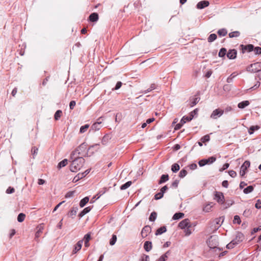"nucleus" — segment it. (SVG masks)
Returning a JSON list of instances; mask_svg holds the SVG:
<instances>
[{
  "mask_svg": "<svg viewBox=\"0 0 261 261\" xmlns=\"http://www.w3.org/2000/svg\"><path fill=\"white\" fill-rule=\"evenodd\" d=\"M234 73H233L231 74H230V75L227 77L226 81H227V82L228 83H230L232 82V81H233V80L234 77L236 76V75H234Z\"/></svg>",
  "mask_w": 261,
  "mask_h": 261,
  "instance_id": "13d9d810",
  "label": "nucleus"
},
{
  "mask_svg": "<svg viewBox=\"0 0 261 261\" xmlns=\"http://www.w3.org/2000/svg\"><path fill=\"white\" fill-rule=\"evenodd\" d=\"M89 200V198L88 197L86 196L81 200L80 202V206L81 207H83L86 205V204L88 202Z\"/></svg>",
  "mask_w": 261,
  "mask_h": 261,
  "instance_id": "c85d7f7f",
  "label": "nucleus"
},
{
  "mask_svg": "<svg viewBox=\"0 0 261 261\" xmlns=\"http://www.w3.org/2000/svg\"><path fill=\"white\" fill-rule=\"evenodd\" d=\"M78 211V207H73L68 213L67 215L69 217H71L73 218L76 215V212Z\"/></svg>",
  "mask_w": 261,
  "mask_h": 261,
  "instance_id": "412c9836",
  "label": "nucleus"
},
{
  "mask_svg": "<svg viewBox=\"0 0 261 261\" xmlns=\"http://www.w3.org/2000/svg\"><path fill=\"white\" fill-rule=\"evenodd\" d=\"M15 192V189L12 187H9L8 189L6 190V193L10 194H12Z\"/></svg>",
  "mask_w": 261,
  "mask_h": 261,
  "instance_id": "680f3d73",
  "label": "nucleus"
},
{
  "mask_svg": "<svg viewBox=\"0 0 261 261\" xmlns=\"http://www.w3.org/2000/svg\"><path fill=\"white\" fill-rule=\"evenodd\" d=\"M76 102L75 100H71L69 103V109L72 110L74 109L75 106Z\"/></svg>",
  "mask_w": 261,
  "mask_h": 261,
  "instance_id": "338daca9",
  "label": "nucleus"
},
{
  "mask_svg": "<svg viewBox=\"0 0 261 261\" xmlns=\"http://www.w3.org/2000/svg\"><path fill=\"white\" fill-rule=\"evenodd\" d=\"M141 261H150L149 255H146V254H143L141 256Z\"/></svg>",
  "mask_w": 261,
  "mask_h": 261,
  "instance_id": "69168bd1",
  "label": "nucleus"
},
{
  "mask_svg": "<svg viewBox=\"0 0 261 261\" xmlns=\"http://www.w3.org/2000/svg\"><path fill=\"white\" fill-rule=\"evenodd\" d=\"M240 35V32L236 31L229 33L228 36L230 38L238 37Z\"/></svg>",
  "mask_w": 261,
  "mask_h": 261,
  "instance_id": "79ce46f5",
  "label": "nucleus"
},
{
  "mask_svg": "<svg viewBox=\"0 0 261 261\" xmlns=\"http://www.w3.org/2000/svg\"><path fill=\"white\" fill-rule=\"evenodd\" d=\"M217 38V36L216 34H211L207 38V41L210 43L214 41Z\"/></svg>",
  "mask_w": 261,
  "mask_h": 261,
  "instance_id": "4c0bfd02",
  "label": "nucleus"
},
{
  "mask_svg": "<svg viewBox=\"0 0 261 261\" xmlns=\"http://www.w3.org/2000/svg\"><path fill=\"white\" fill-rule=\"evenodd\" d=\"M250 104L248 100H244L239 102L238 105V107L240 109H244L245 107L248 106Z\"/></svg>",
  "mask_w": 261,
  "mask_h": 261,
  "instance_id": "a878e982",
  "label": "nucleus"
},
{
  "mask_svg": "<svg viewBox=\"0 0 261 261\" xmlns=\"http://www.w3.org/2000/svg\"><path fill=\"white\" fill-rule=\"evenodd\" d=\"M255 207L257 209L261 208V200L258 199L255 204Z\"/></svg>",
  "mask_w": 261,
  "mask_h": 261,
  "instance_id": "774afa93",
  "label": "nucleus"
},
{
  "mask_svg": "<svg viewBox=\"0 0 261 261\" xmlns=\"http://www.w3.org/2000/svg\"><path fill=\"white\" fill-rule=\"evenodd\" d=\"M233 223H237L238 224H240L241 223V220L240 219V217L238 215H235L233 218Z\"/></svg>",
  "mask_w": 261,
  "mask_h": 261,
  "instance_id": "de8ad7c7",
  "label": "nucleus"
},
{
  "mask_svg": "<svg viewBox=\"0 0 261 261\" xmlns=\"http://www.w3.org/2000/svg\"><path fill=\"white\" fill-rule=\"evenodd\" d=\"M254 52V54L255 55H260L261 54V47L259 46H254V49L253 50Z\"/></svg>",
  "mask_w": 261,
  "mask_h": 261,
  "instance_id": "4d7b16f0",
  "label": "nucleus"
},
{
  "mask_svg": "<svg viewBox=\"0 0 261 261\" xmlns=\"http://www.w3.org/2000/svg\"><path fill=\"white\" fill-rule=\"evenodd\" d=\"M179 181V180H177V179L175 180L171 184V187L172 188H177L178 186Z\"/></svg>",
  "mask_w": 261,
  "mask_h": 261,
  "instance_id": "0e129e2a",
  "label": "nucleus"
},
{
  "mask_svg": "<svg viewBox=\"0 0 261 261\" xmlns=\"http://www.w3.org/2000/svg\"><path fill=\"white\" fill-rule=\"evenodd\" d=\"M166 231H167L166 226H161V227H160L159 228H158L156 230L155 234L156 236L161 235Z\"/></svg>",
  "mask_w": 261,
  "mask_h": 261,
  "instance_id": "5701e85b",
  "label": "nucleus"
},
{
  "mask_svg": "<svg viewBox=\"0 0 261 261\" xmlns=\"http://www.w3.org/2000/svg\"><path fill=\"white\" fill-rule=\"evenodd\" d=\"M187 174V171L183 169L179 173V177L180 178H184Z\"/></svg>",
  "mask_w": 261,
  "mask_h": 261,
  "instance_id": "6e6d98bb",
  "label": "nucleus"
},
{
  "mask_svg": "<svg viewBox=\"0 0 261 261\" xmlns=\"http://www.w3.org/2000/svg\"><path fill=\"white\" fill-rule=\"evenodd\" d=\"M181 121V123H186L187 121H190L191 120V118L189 117V116H184L182 117L181 119L180 120Z\"/></svg>",
  "mask_w": 261,
  "mask_h": 261,
  "instance_id": "8fccbe9b",
  "label": "nucleus"
},
{
  "mask_svg": "<svg viewBox=\"0 0 261 261\" xmlns=\"http://www.w3.org/2000/svg\"><path fill=\"white\" fill-rule=\"evenodd\" d=\"M93 207V206L92 205L85 207L79 213L78 216L80 217V218H82L84 216L92 210Z\"/></svg>",
  "mask_w": 261,
  "mask_h": 261,
  "instance_id": "a211bd4d",
  "label": "nucleus"
},
{
  "mask_svg": "<svg viewBox=\"0 0 261 261\" xmlns=\"http://www.w3.org/2000/svg\"><path fill=\"white\" fill-rule=\"evenodd\" d=\"M227 54V49L224 47L221 48L218 53V56L221 58H224Z\"/></svg>",
  "mask_w": 261,
  "mask_h": 261,
  "instance_id": "c756f323",
  "label": "nucleus"
},
{
  "mask_svg": "<svg viewBox=\"0 0 261 261\" xmlns=\"http://www.w3.org/2000/svg\"><path fill=\"white\" fill-rule=\"evenodd\" d=\"M234 203V201L232 199H227L225 202H224V208L226 209L230 207L231 205Z\"/></svg>",
  "mask_w": 261,
  "mask_h": 261,
  "instance_id": "393cba45",
  "label": "nucleus"
},
{
  "mask_svg": "<svg viewBox=\"0 0 261 261\" xmlns=\"http://www.w3.org/2000/svg\"><path fill=\"white\" fill-rule=\"evenodd\" d=\"M237 50L236 49H231L227 52L226 56L229 59L233 60L237 58Z\"/></svg>",
  "mask_w": 261,
  "mask_h": 261,
  "instance_id": "4468645a",
  "label": "nucleus"
},
{
  "mask_svg": "<svg viewBox=\"0 0 261 261\" xmlns=\"http://www.w3.org/2000/svg\"><path fill=\"white\" fill-rule=\"evenodd\" d=\"M216 160V157L212 156L208 159H203L198 162V165L200 167H203L206 165H210L214 163Z\"/></svg>",
  "mask_w": 261,
  "mask_h": 261,
  "instance_id": "20e7f679",
  "label": "nucleus"
},
{
  "mask_svg": "<svg viewBox=\"0 0 261 261\" xmlns=\"http://www.w3.org/2000/svg\"><path fill=\"white\" fill-rule=\"evenodd\" d=\"M122 85V82L120 81H119L116 83L115 87L112 88V91L117 90L121 88Z\"/></svg>",
  "mask_w": 261,
  "mask_h": 261,
  "instance_id": "864d4df0",
  "label": "nucleus"
},
{
  "mask_svg": "<svg viewBox=\"0 0 261 261\" xmlns=\"http://www.w3.org/2000/svg\"><path fill=\"white\" fill-rule=\"evenodd\" d=\"M75 155L83 157L86 156L88 155L87 144L85 143L81 144L77 148L71 152L70 154V158L73 159L74 156Z\"/></svg>",
  "mask_w": 261,
  "mask_h": 261,
  "instance_id": "f03ea898",
  "label": "nucleus"
},
{
  "mask_svg": "<svg viewBox=\"0 0 261 261\" xmlns=\"http://www.w3.org/2000/svg\"><path fill=\"white\" fill-rule=\"evenodd\" d=\"M240 49L242 50V53L243 54H244L246 52L250 53L253 50L254 45L251 44L247 45L241 44L240 45Z\"/></svg>",
  "mask_w": 261,
  "mask_h": 261,
  "instance_id": "0eeeda50",
  "label": "nucleus"
},
{
  "mask_svg": "<svg viewBox=\"0 0 261 261\" xmlns=\"http://www.w3.org/2000/svg\"><path fill=\"white\" fill-rule=\"evenodd\" d=\"M246 69L250 72H257V77L259 80H261V62L251 64L247 67Z\"/></svg>",
  "mask_w": 261,
  "mask_h": 261,
  "instance_id": "7ed1b4c3",
  "label": "nucleus"
},
{
  "mask_svg": "<svg viewBox=\"0 0 261 261\" xmlns=\"http://www.w3.org/2000/svg\"><path fill=\"white\" fill-rule=\"evenodd\" d=\"M102 127V125L100 124V122H95L91 126L90 130L93 132H96L99 130Z\"/></svg>",
  "mask_w": 261,
  "mask_h": 261,
  "instance_id": "aec40b11",
  "label": "nucleus"
},
{
  "mask_svg": "<svg viewBox=\"0 0 261 261\" xmlns=\"http://www.w3.org/2000/svg\"><path fill=\"white\" fill-rule=\"evenodd\" d=\"M250 166V162L249 161H245L243 165L241 166L240 174L241 176H244L246 173L247 168Z\"/></svg>",
  "mask_w": 261,
  "mask_h": 261,
  "instance_id": "9d476101",
  "label": "nucleus"
},
{
  "mask_svg": "<svg viewBox=\"0 0 261 261\" xmlns=\"http://www.w3.org/2000/svg\"><path fill=\"white\" fill-rule=\"evenodd\" d=\"M157 217V213L155 212H153L151 213L149 217V220L151 222H154Z\"/></svg>",
  "mask_w": 261,
  "mask_h": 261,
  "instance_id": "ea45409f",
  "label": "nucleus"
},
{
  "mask_svg": "<svg viewBox=\"0 0 261 261\" xmlns=\"http://www.w3.org/2000/svg\"><path fill=\"white\" fill-rule=\"evenodd\" d=\"M98 14L96 12L91 13L88 17V20L91 22H97L98 20Z\"/></svg>",
  "mask_w": 261,
  "mask_h": 261,
  "instance_id": "f3484780",
  "label": "nucleus"
},
{
  "mask_svg": "<svg viewBox=\"0 0 261 261\" xmlns=\"http://www.w3.org/2000/svg\"><path fill=\"white\" fill-rule=\"evenodd\" d=\"M200 98H193L192 101H190V107H193L195 106L199 101Z\"/></svg>",
  "mask_w": 261,
  "mask_h": 261,
  "instance_id": "c03bdc74",
  "label": "nucleus"
},
{
  "mask_svg": "<svg viewBox=\"0 0 261 261\" xmlns=\"http://www.w3.org/2000/svg\"><path fill=\"white\" fill-rule=\"evenodd\" d=\"M62 114V111L61 110H57L54 115V119L56 120H58L61 118Z\"/></svg>",
  "mask_w": 261,
  "mask_h": 261,
  "instance_id": "58836bf2",
  "label": "nucleus"
},
{
  "mask_svg": "<svg viewBox=\"0 0 261 261\" xmlns=\"http://www.w3.org/2000/svg\"><path fill=\"white\" fill-rule=\"evenodd\" d=\"M75 193V191H68V192L66 193V194H65V197L66 198H70V197H71L73 196L74 194Z\"/></svg>",
  "mask_w": 261,
  "mask_h": 261,
  "instance_id": "052dcab7",
  "label": "nucleus"
},
{
  "mask_svg": "<svg viewBox=\"0 0 261 261\" xmlns=\"http://www.w3.org/2000/svg\"><path fill=\"white\" fill-rule=\"evenodd\" d=\"M210 3L207 1H202L198 2L196 5V8L198 9H202L209 6Z\"/></svg>",
  "mask_w": 261,
  "mask_h": 261,
  "instance_id": "2eb2a0df",
  "label": "nucleus"
},
{
  "mask_svg": "<svg viewBox=\"0 0 261 261\" xmlns=\"http://www.w3.org/2000/svg\"><path fill=\"white\" fill-rule=\"evenodd\" d=\"M260 128L259 125H252L248 129L249 135H252L254 133V131L257 130Z\"/></svg>",
  "mask_w": 261,
  "mask_h": 261,
  "instance_id": "b1692460",
  "label": "nucleus"
},
{
  "mask_svg": "<svg viewBox=\"0 0 261 261\" xmlns=\"http://www.w3.org/2000/svg\"><path fill=\"white\" fill-rule=\"evenodd\" d=\"M198 111V109L196 108L189 113V117L191 118V120H192L195 117H196L197 116Z\"/></svg>",
  "mask_w": 261,
  "mask_h": 261,
  "instance_id": "cd10ccee",
  "label": "nucleus"
},
{
  "mask_svg": "<svg viewBox=\"0 0 261 261\" xmlns=\"http://www.w3.org/2000/svg\"><path fill=\"white\" fill-rule=\"evenodd\" d=\"M38 150V149L36 146H34L32 148L31 151L33 156V159L35 158V156L37 154Z\"/></svg>",
  "mask_w": 261,
  "mask_h": 261,
  "instance_id": "bf43d9fd",
  "label": "nucleus"
},
{
  "mask_svg": "<svg viewBox=\"0 0 261 261\" xmlns=\"http://www.w3.org/2000/svg\"><path fill=\"white\" fill-rule=\"evenodd\" d=\"M89 127V124H86L80 127V133L82 134L86 132Z\"/></svg>",
  "mask_w": 261,
  "mask_h": 261,
  "instance_id": "37998d69",
  "label": "nucleus"
},
{
  "mask_svg": "<svg viewBox=\"0 0 261 261\" xmlns=\"http://www.w3.org/2000/svg\"><path fill=\"white\" fill-rule=\"evenodd\" d=\"M91 169H88L84 172L79 173L73 179L72 182H76L79 181L80 179H82L85 177L90 172Z\"/></svg>",
  "mask_w": 261,
  "mask_h": 261,
  "instance_id": "1a4fd4ad",
  "label": "nucleus"
},
{
  "mask_svg": "<svg viewBox=\"0 0 261 261\" xmlns=\"http://www.w3.org/2000/svg\"><path fill=\"white\" fill-rule=\"evenodd\" d=\"M254 190V187L253 186H249L246 188H245L243 190V192L244 194H247L251 192H252Z\"/></svg>",
  "mask_w": 261,
  "mask_h": 261,
  "instance_id": "e433bc0d",
  "label": "nucleus"
},
{
  "mask_svg": "<svg viewBox=\"0 0 261 261\" xmlns=\"http://www.w3.org/2000/svg\"><path fill=\"white\" fill-rule=\"evenodd\" d=\"M245 239V236L241 232L238 231L236 233V237L232 241L234 243V245H238L241 243Z\"/></svg>",
  "mask_w": 261,
  "mask_h": 261,
  "instance_id": "423d86ee",
  "label": "nucleus"
},
{
  "mask_svg": "<svg viewBox=\"0 0 261 261\" xmlns=\"http://www.w3.org/2000/svg\"><path fill=\"white\" fill-rule=\"evenodd\" d=\"M144 249L146 252L150 251L152 248V242L149 241H147L144 242Z\"/></svg>",
  "mask_w": 261,
  "mask_h": 261,
  "instance_id": "6ab92c4d",
  "label": "nucleus"
},
{
  "mask_svg": "<svg viewBox=\"0 0 261 261\" xmlns=\"http://www.w3.org/2000/svg\"><path fill=\"white\" fill-rule=\"evenodd\" d=\"M110 139H111L110 135L107 134L103 137L102 140H101V143L103 145H106Z\"/></svg>",
  "mask_w": 261,
  "mask_h": 261,
  "instance_id": "7c9ffc66",
  "label": "nucleus"
},
{
  "mask_svg": "<svg viewBox=\"0 0 261 261\" xmlns=\"http://www.w3.org/2000/svg\"><path fill=\"white\" fill-rule=\"evenodd\" d=\"M180 169L179 165L177 163L173 164L171 166V171L173 173H176Z\"/></svg>",
  "mask_w": 261,
  "mask_h": 261,
  "instance_id": "c9c22d12",
  "label": "nucleus"
},
{
  "mask_svg": "<svg viewBox=\"0 0 261 261\" xmlns=\"http://www.w3.org/2000/svg\"><path fill=\"white\" fill-rule=\"evenodd\" d=\"M117 241V237L115 234H113L111 239L110 240V244L111 246L114 245Z\"/></svg>",
  "mask_w": 261,
  "mask_h": 261,
  "instance_id": "3c124183",
  "label": "nucleus"
},
{
  "mask_svg": "<svg viewBox=\"0 0 261 261\" xmlns=\"http://www.w3.org/2000/svg\"><path fill=\"white\" fill-rule=\"evenodd\" d=\"M236 246L237 245H234V243L231 241L226 245V248L228 249H231L233 248Z\"/></svg>",
  "mask_w": 261,
  "mask_h": 261,
  "instance_id": "e2e57ef3",
  "label": "nucleus"
},
{
  "mask_svg": "<svg viewBox=\"0 0 261 261\" xmlns=\"http://www.w3.org/2000/svg\"><path fill=\"white\" fill-rule=\"evenodd\" d=\"M184 217V214L181 212L176 213L172 217V219L174 220H178Z\"/></svg>",
  "mask_w": 261,
  "mask_h": 261,
  "instance_id": "bb28decb",
  "label": "nucleus"
},
{
  "mask_svg": "<svg viewBox=\"0 0 261 261\" xmlns=\"http://www.w3.org/2000/svg\"><path fill=\"white\" fill-rule=\"evenodd\" d=\"M224 220V216L220 217L219 218H217L215 220V222L216 223V224L219 225L218 228L221 226Z\"/></svg>",
  "mask_w": 261,
  "mask_h": 261,
  "instance_id": "f704fd0d",
  "label": "nucleus"
},
{
  "mask_svg": "<svg viewBox=\"0 0 261 261\" xmlns=\"http://www.w3.org/2000/svg\"><path fill=\"white\" fill-rule=\"evenodd\" d=\"M191 226L192 225L190 224V225H189L188 227L187 226V227H186V229H185V232L186 236H189L192 233V231L191 229Z\"/></svg>",
  "mask_w": 261,
  "mask_h": 261,
  "instance_id": "49530a36",
  "label": "nucleus"
},
{
  "mask_svg": "<svg viewBox=\"0 0 261 261\" xmlns=\"http://www.w3.org/2000/svg\"><path fill=\"white\" fill-rule=\"evenodd\" d=\"M83 243V240L79 241L74 246V248L72 250V254L76 253L77 251L81 249Z\"/></svg>",
  "mask_w": 261,
  "mask_h": 261,
  "instance_id": "dca6fc26",
  "label": "nucleus"
},
{
  "mask_svg": "<svg viewBox=\"0 0 261 261\" xmlns=\"http://www.w3.org/2000/svg\"><path fill=\"white\" fill-rule=\"evenodd\" d=\"M169 179V177L168 174H162L158 181V184L160 185L165 183V182L167 181Z\"/></svg>",
  "mask_w": 261,
  "mask_h": 261,
  "instance_id": "4be33fe9",
  "label": "nucleus"
},
{
  "mask_svg": "<svg viewBox=\"0 0 261 261\" xmlns=\"http://www.w3.org/2000/svg\"><path fill=\"white\" fill-rule=\"evenodd\" d=\"M91 232H89L88 233H87V234H86L84 237V238L82 240H83V241L84 242H89V241L91 240Z\"/></svg>",
  "mask_w": 261,
  "mask_h": 261,
  "instance_id": "a18cd8bd",
  "label": "nucleus"
},
{
  "mask_svg": "<svg viewBox=\"0 0 261 261\" xmlns=\"http://www.w3.org/2000/svg\"><path fill=\"white\" fill-rule=\"evenodd\" d=\"M217 33L219 36L223 37L227 35V31L226 29L223 28V29H219Z\"/></svg>",
  "mask_w": 261,
  "mask_h": 261,
  "instance_id": "72a5a7b5",
  "label": "nucleus"
},
{
  "mask_svg": "<svg viewBox=\"0 0 261 261\" xmlns=\"http://www.w3.org/2000/svg\"><path fill=\"white\" fill-rule=\"evenodd\" d=\"M163 196H164V194H163V193H162L160 191L159 192H158V193L155 194V195L154 196V199L155 200H159V199H161L162 198H163Z\"/></svg>",
  "mask_w": 261,
  "mask_h": 261,
  "instance_id": "5fc2aeb1",
  "label": "nucleus"
},
{
  "mask_svg": "<svg viewBox=\"0 0 261 261\" xmlns=\"http://www.w3.org/2000/svg\"><path fill=\"white\" fill-rule=\"evenodd\" d=\"M214 199L219 204H223L225 202V198L223 193L221 192H215Z\"/></svg>",
  "mask_w": 261,
  "mask_h": 261,
  "instance_id": "39448f33",
  "label": "nucleus"
},
{
  "mask_svg": "<svg viewBox=\"0 0 261 261\" xmlns=\"http://www.w3.org/2000/svg\"><path fill=\"white\" fill-rule=\"evenodd\" d=\"M72 161L70 165V170L72 172H76L83 166L85 163V159L83 156L75 155L74 156Z\"/></svg>",
  "mask_w": 261,
  "mask_h": 261,
  "instance_id": "f257e3e1",
  "label": "nucleus"
},
{
  "mask_svg": "<svg viewBox=\"0 0 261 261\" xmlns=\"http://www.w3.org/2000/svg\"><path fill=\"white\" fill-rule=\"evenodd\" d=\"M107 189L106 188H103L101 190L99 191L98 193L96 194V199H98L101 196L104 194L107 191Z\"/></svg>",
  "mask_w": 261,
  "mask_h": 261,
  "instance_id": "09e8293b",
  "label": "nucleus"
},
{
  "mask_svg": "<svg viewBox=\"0 0 261 261\" xmlns=\"http://www.w3.org/2000/svg\"><path fill=\"white\" fill-rule=\"evenodd\" d=\"M67 164H68V160L66 159H65L58 163V168L59 169H61V168L64 167L65 166H66Z\"/></svg>",
  "mask_w": 261,
  "mask_h": 261,
  "instance_id": "473e14b6",
  "label": "nucleus"
},
{
  "mask_svg": "<svg viewBox=\"0 0 261 261\" xmlns=\"http://www.w3.org/2000/svg\"><path fill=\"white\" fill-rule=\"evenodd\" d=\"M151 232V228L149 225L145 226L142 229L141 236L143 238L147 237L148 234Z\"/></svg>",
  "mask_w": 261,
  "mask_h": 261,
  "instance_id": "9b49d317",
  "label": "nucleus"
},
{
  "mask_svg": "<svg viewBox=\"0 0 261 261\" xmlns=\"http://www.w3.org/2000/svg\"><path fill=\"white\" fill-rule=\"evenodd\" d=\"M224 113V111L219 108L216 109L213 111L210 117L214 119H217L218 118L221 117Z\"/></svg>",
  "mask_w": 261,
  "mask_h": 261,
  "instance_id": "6e6552de",
  "label": "nucleus"
},
{
  "mask_svg": "<svg viewBox=\"0 0 261 261\" xmlns=\"http://www.w3.org/2000/svg\"><path fill=\"white\" fill-rule=\"evenodd\" d=\"M44 229V224L43 223L40 224L36 227V232L35 233V240L37 241V239L40 237L41 234L42 233V231Z\"/></svg>",
  "mask_w": 261,
  "mask_h": 261,
  "instance_id": "f8f14e48",
  "label": "nucleus"
},
{
  "mask_svg": "<svg viewBox=\"0 0 261 261\" xmlns=\"http://www.w3.org/2000/svg\"><path fill=\"white\" fill-rule=\"evenodd\" d=\"M190 224L191 223L189 219H185L178 223V227L181 229H184L187 226L188 227Z\"/></svg>",
  "mask_w": 261,
  "mask_h": 261,
  "instance_id": "ddd939ff",
  "label": "nucleus"
},
{
  "mask_svg": "<svg viewBox=\"0 0 261 261\" xmlns=\"http://www.w3.org/2000/svg\"><path fill=\"white\" fill-rule=\"evenodd\" d=\"M132 184V181H128L126 182H125L124 184L122 185L120 187V189L121 190H124L128 188H129Z\"/></svg>",
  "mask_w": 261,
  "mask_h": 261,
  "instance_id": "2f4dec72",
  "label": "nucleus"
},
{
  "mask_svg": "<svg viewBox=\"0 0 261 261\" xmlns=\"http://www.w3.org/2000/svg\"><path fill=\"white\" fill-rule=\"evenodd\" d=\"M25 218V215L24 213H21L18 214L17 216V221L19 222H22Z\"/></svg>",
  "mask_w": 261,
  "mask_h": 261,
  "instance_id": "a19ab883",
  "label": "nucleus"
},
{
  "mask_svg": "<svg viewBox=\"0 0 261 261\" xmlns=\"http://www.w3.org/2000/svg\"><path fill=\"white\" fill-rule=\"evenodd\" d=\"M210 140V136L208 135H206L201 138L200 141L203 143H205L208 142Z\"/></svg>",
  "mask_w": 261,
  "mask_h": 261,
  "instance_id": "603ef678",
  "label": "nucleus"
}]
</instances>
